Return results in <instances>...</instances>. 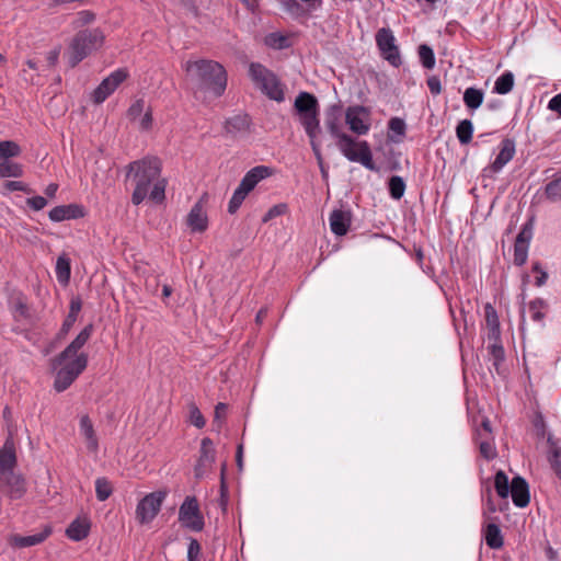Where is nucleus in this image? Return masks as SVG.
Masks as SVG:
<instances>
[{"instance_id":"nucleus-1","label":"nucleus","mask_w":561,"mask_h":561,"mask_svg":"<svg viewBox=\"0 0 561 561\" xmlns=\"http://www.w3.org/2000/svg\"><path fill=\"white\" fill-rule=\"evenodd\" d=\"M126 180L134 185L131 203L140 205L147 197L160 204L165 199L167 180L161 176L162 163L157 157L147 156L128 163Z\"/></svg>"},{"instance_id":"nucleus-2","label":"nucleus","mask_w":561,"mask_h":561,"mask_svg":"<svg viewBox=\"0 0 561 561\" xmlns=\"http://www.w3.org/2000/svg\"><path fill=\"white\" fill-rule=\"evenodd\" d=\"M93 333V324L85 325L76 339L57 356L50 359L55 373L54 389L67 390L88 366V354L81 352Z\"/></svg>"},{"instance_id":"nucleus-3","label":"nucleus","mask_w":561,"mask_h":561,"mask_svg":"<svg viewBox=\"0 0 561 561\" xmlns=\"http://www.w3.org/2000/svg\"><path fill=\"white\" fill-rule=\"evenodd\" d=\"M325 126L331 136L335 138L336 147L347 160L352 162H359L368 170L375 169L368 142L365 140L357 141L352 136L343 131L339 108H334L328 113Z\"/></svg>"},{"instance_id":"nucleus-4","label":"nucleus","mask_w":561,"mask_h":561,"mask_svg":"<svg viewBox=\"0 0 561 561\" xmlns=\"http://www.w3.org/2000/svg\"><path fill=\"white\" fill-rule=\"evenodd\" d=\"M183 68L195 83V95L208 91L215 98H219L225 93L228 78L221 64L209 59L188 60Z\"/></svg>"},{"instance_id":"nucleus-5","label":"nucleus","mask_w":561,"mask_h":561,"mask_svg":"<svg viewBox=\"0 0 561 561\" xmlns=\"http://www.w3.org/2000/svg\"><path fill=\"white\" fill-rule=\"evenodd\" d=\"M15 445L12 437H8L0 449V491L11 500H19L26 492L25 479L15 472Z\"/></svg>"},{"instance_id":"nucleus-6","label":"nucleus","mask_w":561,"mask_h":561,"mask_svg":"<svg viewBox=\"0 0 561 561\" xmlns=\"http://www.w3.org/2000/svg\"><path fill=\"white\" fill-rule=\"evenodd\" d=\"M104 43V35L99 28H85L72 38L68 51V64L75 68L80 61L99 49Z\"/></svg>"},{"instance_id":"nucleus-7","label":"nucleus","mask_w":561,"mask_h":561,"mask_svg":"<svg viewBox=\"0 0 561 561\" xmlns=\"http://www.w3.org/2000/svg\"><path fill=\"white\" fill-rule=\"evenodd\" d=\"M249 76L255 87L268 99L278 103L285 100V85L280 79L265 66L252 62L249 67Z\"/></svg>"},{"instance_id":"nucleus-8","label":"nucleus","mask_w":561,"mask_h":561,"mask_svg":"<svg viewBox=\"0 0 561 561\" xmlns=\"http://www.w3.org/2000/svg\"><path fill=\"white\" fill-rule=\"evenodd\" d=\"M273 173V169L267 165H256L249 170L229 201L228 213H237L249 193L252 192L262 180L270 178Z\"/></svg>"},{"instance_id":"nucleus-9","label":"nucleus","mask_w":561,"mask_h":561,"mask_svg":"<svg viewBox=\"0 0 561 561\" xmlns=\"http://www.w3.org/2000/svg\"><path fill=\"white\" fill-rule=\"evenodd\" d=\"M494 488L500 497L506 499L511 494L516 506L526 507V480L523 477L517 476L510 483L505 472L499 470L494 477Z\"/></svg>"},{"instance_id":"nucleus-10","label":"nucleus","mask_w":561,"mask_h":561,"mask_svg":"<svg viewBox=\"0 0 561 561\" xmlns=\"http://www.w3.org/2000/svg\"><path fill=\"white\" fill-rule=\"evenodd\" d=\"M167 496L165 492L157 491L147 494L136 507V518L140 524H149L160 512Z\"/></svg>"},{"instance_id":"nucleus-11","label":"nucleus","mask_w":561,"mask_h":561,"mask_svg":"<svg viewBox=\"0 0 561 561\" xmlns=\"http://www.w3.org/2000/svg\"><path fill=\"white\" fill-rule=\"evenodd\" d=\"M129 77L126 68H118L111 72L102 82L95 88L92 93V101L95 104L103 103L115 90Z\"/></svg>"},{"instance_id":"nucleus-12","label":"nucleus","mask_w":561,"mask_h":561,"mask_svg":"<svg viewBox=\"0 0 561 561\" xmlns=\"http://www.w3.org/2000/svg\"><path fill=\"white\" fill-rule=\"evenodd\" d=\"M179 520L194 531H201L204 528V517L196 497L187 496L184 500L179 510Z\"/></svg>"},{"instance_id":"nucleus-13","label":"nucleus","mask_w":561,"mask_h":561,"mask_svg":"<svg viewBox=\"0 0 561 561\" xmlns=\"http://www.w3.org/2000/svg\"><path fill=\"white\" fill-rule=\"evenodd\" d=\"M533 413L528 416V421L531 425V436L535 440L536 448H540L541 446L548 447V438H556L553 434L548 430L547 421L542 411L539 407V403L535 400L531 405Z\"/></svg>"},{"instance_id":"nucleus-14","label":"nucleus","mask_w":561,"mask_h":561,"mask_svg":"<svg viewBox=\"0 0 561 561\" xmlns=\"http://www.w3.org/2000/svg\"><path fill=\"white\" fill-rule=\"evenodd\" d=\"M376 44L386 60L392 66H399L401 62L400 54L391 30L385 27L380 28L376 34Z\"/></svg>"},{"instance_id":"nucleus-15","label":"nucleus","mask_w":561,"mask_h":561,"mask_svg":"<svg viewBox=\"0 0 561 561\" xmlns=\"http://www.w3.org/2000/svg\"><path fill=\"white\" fill-rule=\"evenodd\" d=\"M345 122L350 129L358 135H366L370 129L368 112L364 106H350L345 112Z\"/></svg>"},{"instance_id":"nucleus-16","label":"nucleus","mask_w":561,"mask_h":561,"mask_svg":"<svg viewBox=\"0 0 561 561\" xmlns=\"http://www.w3.org/2000/svg\"><path fill=\"white\" fill-rule=\"evenodd\" d=\"M216 459V450L213 440L208 437L202 439L199 457L195 466V476L203 477L213 466Z\"/></svg>"},{"instance_id":"nucleus-17","label":"nucleus","mask_w":561,"mask_h":561,"mask_svg":"<svg viewBox=\"0 0 561 561\" xmlns=\"http://www.w3.org/2000/svg\"><path fill=\"white\" fill-rule=\"evenodd\" d=\"M500 151L495 158V160L491 163L490 167L485 168L483 172L486 173H497L500 172L504 165H506L515 154V142L512 139H504L500 144Z\"/></svg>"},{"instance_id":"nucleus-18","label":"nucleus","mask_w":561,"mask_h":561,"mask_svg":"<svg viewBox=\"0 0 561 561\" xmlns=\"http://www.w3.org/2000/svg\"><path fill=\"white\" fill-rule=\"evenodd\" d=\"M331 231L336 236H345L352 224L350 210L334 209L329 217Z\"/></svg>"},{"instance_id":"nucleus-19","label":"nucleus","mask_w":561,"mask_h":561,"mask_svg":"<svg viewBox=\"0 0 561 561\" xmlns=\"http://www.w3.org/2000/svg\"><path fill=\"white\" fill-rule=\"evenodd\" d=\"M186 224L193 232H204L207 229L208 218L202 201H198L192 207L187 215Z\"/></svg>"},{"instance_id":"nucleus-20","label":"nucleus","mask_w":561,"mask_h":561,"mask_svg":"<svg viewBox=\"0 0 561 561\" xmlns=\"http://www.w3.org/2000/svg\"><path fill=\"white\" fill-rule=\"evenodd\" d=\"M79 430L80 434L84 438L88 451L91 454H96L99 450V439L96 437L92 421L88 415L81 416Z\"/></svg>"},{"instance_id":"nucleus-21","label":"nucleus","mask_w":561,"mask_h":561,"mask_svg":"<svg viewBox=\"0 0 561 561\" xmlns=\"http://www.w3.org/2000/svg\"><path fill=\"white\" fill-rule=\"evenodd\" d=\"M546 457L551 470L561 481V446L558 438H548Z\"/></svg>"},{"instance_id":"nucleus-22","label":"nucleus","mask_w":561,"mask_h":561,"mask_svg":"<svg viewBox=\"0 0 561 561\" xmlns=\"http://www.w3.org/2000/svg\"><path fill=\"white\" fill-rule=\"evenodd\" d=\"M484 330L488 340H500L501 330L499 316L491 304H486L484 306Z\"/></svg>"},{"instance_id":"nucleus-23","label":"nucleus","mask_w":561,"mask_h":561,"mask_svg":"<svg viewBox=\"0 0 561 561\" xmlns=\"http://www.w3.org/2000/svg\"><path fill=\"white\" fill-rule=\"evenodd\" d=\"M512 262L515 266H523L526 263V224L520 226L515 238Z\"/></svg>"},{"instance_id":"nucleus-24","label":"nucleus","mask_w":561,"mask_h":561,"mask_svg":"<svg viewBox=\"0 0 561 561\" xmlns=\"http://www.w3.org/2000/svg\"><path fill=\"white\" fill-rule=\"evenodd\" d=\"M295 108L299 115L319 110L317 98L308 92H300L295 100Z\"/></svg>"},{"instance_id":"nucleus-25","label":"nucleus","mask_w":561,"mask_h":561,"mask_svg":"<svg viewBox=\"0 0 561 561\" xmlns=\"http://www.w3.org/2000/svg\"><path fill=\"white\" fill-rule=\"evenodd\" d=\"M250 128V118L248 115H236L226 121L225 129L233 136L245 134Z\"/></svg>"},{"instance_id":"nucleus-26","label":"nucleus","mask_w":561,"mask_h":561,"mask_svg":"<svg viewBox=\"0 0 561 561\" xmlns=\"http://www.w3.org/2000/svg\"><path fill=\"white\" fill-rule=\"evenodd\" d=\"M79 216V208L76 205L56 206L49 211V219L55 222L77 218Z\"/></svg>"},{"instance_id":"nucleus-27","label":"nucleus","mask_w":561,"mask_h":561,"mask_svg":"<svg viewBox=\"0 0 561 561\" xmlns=\"http://www.w3.org/2000/svg\"><path fill=\"white\" fill-rule=\"evenodd\" d=\"M300 123L309 138H316L319 131V110L299 115Z\"/></svg>"},{"instance_id":"nucleus-28","label":"nucleus","mask_w":561,"mask_h":561,"mask_svg":"<svg viewBox=\"0 0 561 561\" xmlns=\"http://www.w3.org/2000/svg\"><path fill=\"white\" fill-rule=\"evenodd\" d=\"M484 539L491 549H500L503 546L501 529L495 523L490 522L485 525Z\"/></svg>"},{"instance_id":"nucleus-29","label":"nucleus","mask_w":561,"mask_h":561,"mask_svg":"<svg viewBox=\"0 0 561 561\" xmlns=\"http://www.w3.org/2000/svg\"><path fill=\"white\" fill-rule=\"evenodd\" d=\"M489 345L486 347L489 354V360L492 363L493 368L496 373H500V365L504 359V350L500 343V340H488Z\"/></svg>"},{"instance_id":"nucleus-30","label":"nucleus","mask_w":561,"mask_h":561,"mask_svg":"<svg viewBox=\"0 0 561 561\" xmlns=\"http://www.w3.org/2000/svg\"><path fill=\"white\" fill-rule=\"evenodd\" d=\"M90 526L85 520H73L66 530V535L73 541H80L89 535Z\"/></svg>"},{"instance_id":"nucleus-31","label":"nucleus","mask_w":561,"mask_h":561,"mask_svg":"<svg viewBox=\"0 0 561 561\" xmlns=\"http://www.w3.org/2000/svg\"><path fill=\"white\" fill-rule=\"evenodd\" d=\"M483 91L473 87L467 88L463 92V103L469 110H477L483 102Z\"/></svg>"},{"instance_id":"nucleus-32","label":"nucleus","mask_w":561,"mask_h":561,"mask_svg":"<svg viewBox=\"0 0 561 561\" xmlns=\"http://www.w3.org/2000/svg\"><path fill=\"white\" fill-rule=\"evenodd\" d=\"M477 442L479 444L480 454L483 458L491 460L496 456V448L493 437H482V432L479 431Z\"/></svg>"},{"instance_id":"nucleus-33","label":"nucleus","mask_w":561,"mask_h":561,"mask_svg":"<svg viewBox=\"0 0 561 561\" xmlns=\"http://www.w3.org/2000/svg\"><path fill=\"white\" fill-rule=\"evenodd\" d=\"M528 310L531 312V319L534 321L541 322L549 310V304L542 298H536L528 302Z\"/></svg>"},{"instance_id":"nucleus-34","label":"nucleus","mask_w":561,"mask_h":561,"mask_svg":"<svg viewBox=\"0 0 561 561\" xmlns=\"http://www.w3.org/2000/svg\"><path fill=\"white\" fill-rule=\"evenodd\" d=\"M49 535L50 529L46 528L44 531L35 535L15 537L14 543L18 547H32L43 542Z\"/></svg>"},{"instance_id":"nucleus-35","label":"nucleus","mask_w":561,"mask_h":561,"mask_svg":"<svg viewBox=\"0 0 561 561\" xmlns=\"http://www.w3.org/2000/svg\"><path fill=\"white\" fill-rule=\"evenodd\" d=\"M23 172V165L18 162L11 160L0 162V178H21Z\"/></svg>"},{"instance_id":"nucleus-36","label":"nucleus","mask_w":561,"mask_h":561,"mask_svg":"<svg viewBox=\"0 0 561 561\" xmlns=\"http://www.w3.org/2000/svg\"><path fill=\"white\" fill-rule=\"evenodd\" d=\"M473 125L469 119H462L456 127V136L461 145H467L472 140Z\"/></svg>"},{"instance_id":"nucleus-37","label":"nucleus","mask_w":561,"mask_h":561,"mask_svg":"<svg viewBox=\"0 0 561 561\" xmlns=\"http://www.w3.org/2000/svg\"><path fill=\"white\" fill-rule=\"evenodd\" d=\"M513 85L514 76L512 72L506 71L496 79L493 91L499 94H506L513 89Z\"/></svg>"},{"instance_id":"nucleus-38","label":"nucleus","mask_w":561,"mask_h":561,"mask_svg":"<svg viewBox=\"0 0 561 561\" xmlns=\"http://www.w3.org/2000/svg\"><path fill=\"white\" fill-rule=\"evenodd\" d=\"M56 276L60 283H68L70 278V261L65 255L59 256L56 262Z\"/></svg>"},{"instance_id":"nucleus-39","label":"nucleus","mask_w":561,"mask_h":561,"mask_svg":"<svg viewBox=\"0 0 561 561\" xmlns=\"http://www.w3.org/2000/svg\"><path fill=\"white\" fill-rule=\"evenodd\" d=\"M21 148L20 146L11 140L0 141V159L9 160L10 158H14L20 156Z\"/></svg>"},{"instance_id":"nucleus-40","label":"nucleus","mask_w":561,"mask_h":561,"mask_svg":"<svg viewBox=\"0 0 561 561\" xmlns=\"http://www.w3.org/2000/svg\"><path fill=\"white\" fill-rule=\"evenodd\" d=\"M389 193L393 199H400L405 192V183L399 175H393L389 179Z\"/></svg>"},{"instance_id":"nucleus-41","label":"nucleus","mask_w":561,"mask_h":561,"mask_svg":"<svg viewBox=\"0 0 561 561\" xmlns=\"http://www.w3.org/2000/svg\"><path fill=\"white\" fill-rule=\"evenodd\" d=\"M419 57H420L421 64L424 68H426L428 70L434 68L435 55H434L433 49L430 46H427L425 44L420 45Z\"/></svg>"},{"instance_id":"nucleus-42","label":"nucleus","mask_w":561,"mask_h":561,"mask_svg":"<svg viewBox=\"0 0 561 561\" xmlns=\"http://www.w3.org/2000/svg\"><path fill=\"white\" fill-rule=\"evenodd\" d=\"M112 484L105 478H98L95 480V493L99 501L107 500L112 494Z\"/></svg>"},{"instance_id":"nucleus-43","label":"nucleus","mask_w":561,"mask_h":561,"mask_svg":"<svg viewBox=\"0 0 561 561\" xmlns=\"http://www.w3.org/2000/svg\"><path fill=\"white\" fill-rule=\"evenodd\" d=\"M546 195L549 199L556 202L561 199V174L554 178L546 185Z\"/></svg>"},{"instance_id":"nucleus-44","label":"nucleus","mask_w":561,"mask_h":561,"mask_svg":"<svg viewBox=\"0 0 561 561\" xmlns=\"http://www.w3.org/2000/svg\"><path fill=\"white\" fill-rule=\"evenodd\" d=\"M265 44L272 48L282 49L288 45V38L279 33H271L265 37Z\"/></svg>"},{"instance_id":"nucleus-45","label":"nucleus","mask_w":561,"mask_h":561,"mask_svg":"<svg viewBox=\"0 0 561 561\" xmlns=\"http://www.w3.org/2000/svg\"><path fill=\"white\" fill-rule=\"evenodd\" d=\"M190 409V422L196 426L197 428H202L205 426L206 421L194 402H191L188 405Z\"/></svg>"},{"instance_id":"nucleus-46","label":"nucleus","mask_w":561,"mask_h":561,"mask_svg":"<svg viewBox=\"0 0 561 561\" xmlns=\"http://www.w3.org/2000/svg\"><path fill=\"white\" fill-rule=\"evenodd\" d=\"M531 272L535 274L534 284L537 287H541L547 283L548 273L542 268L539 262H535L531 266Z\"/></svg>"},{"instance_id":"nucleus-47","label":"nucleus","mask_w":561,"mask_h":561,"mask_svg":"<svg viewBox=\"0 0 561 561\" xmlns=\"http://www.w3.org/2000/svg\"><path fill=\"white\" fill-rule=\"evenodd\" d=\"M287 211V205L286 204H277V205H274L273 207H271L267 213L263 216L262 218V221L264 224L268 222L270 220L278 217V216H282L284 214H286Z\"/></svg>"},{"instance_id":"nucleus-48","label":"nucleus","mask_w":561,"mask_h":561,"mask_svg":"<svg viewBox=\"0 0 561 561\" xmlns=\"http://www.w3.org/2000/svg\"><path fill=\"white\" fill-rule=\"evenodd\" d=\"M388 126L392 133L400 136L404 135L407 128L404 121L399 117H392L389 121Z\"/></svg>"},{"instance_id":"nucleus-49","label":"nucleus","mask_w":561,"mask_h":561,"mask_svg":"<svg viewBox=\"0 0 561 561\" xmlns=\"http://www.w3.org/2000/svg\"><path fill=\"white\" fill-rule=\"evenodd\" d=\"M145 101L142 99L136 100L128 108V117L130 119L138 118L144 112Z\"/></svg>"},{"instance_id":"nucleus-50","label":"nucleus","mask_w":561,"mask_h":561,"mask_svg":"<svg viewBox=\"0 0 561 561\" xmlns=\"http://www.w3.org/2000/svg\"><path fill=\"white\" fill-rule=\"evenodd\" d=\"M26 204L33 210L38 211L46 207L47 201L43 196H33L26 199Z\"/></svg>"},{"instance_id":"nucleus-51","label":"nucleus","mask_w":561,"mask_h":561,"mask_svg":"<svg viewBox=\"0 0 561 561\" xmlns=\"http://www.w3.org/2000/svg\"><path fill=\"white\" fill-rule=\"evenodd\" d=\"M201 553V545L196 539H192L188 543L187 548V558L188 561H197V558Z\"/></svg>"},{"instance_id":"nucleus-52","label":"nucleus","mask_w":561,"mask_h":561,"mask_svg":"<svg viewBox=\"0 0 561 561\" xmlns=\"http://www.w3.org/2000/svg\"><path fill=\"white\" fill-rule=\"evenodd\" d=\"M4 187L10 192L20 191L30 193V188L27 187V185L21 181H8L4 183Z\"/></svg>"},{"instance_id":"nucleus-53","label":"nucleus","mask_w":561,"mask_h":561,"mask_svg":"<svg viewBox=\"0 0 561 561\" xmlns=\"http://www.w3.org/2000/svg\"><path fill=\"white\" fill-rule=\"evenodd\" d=\"M76 321V317H72V314H68L60 328L59 336H65L71 330Z\"/></svg>"},{"instance_id":"nucleus-54","label":"nucleus","mask_w":561,"mask_h":561,"mask_svg":"<svg viewBox=\"0 0 561 561\" xmlns=\"http://www.w3.org/2000/svg\"><path fill=\"white\" fill-rule=\"evenodd\" d=\"M548 108L552 112L558 113V115L561 117V93L554 95L549 100Z\"/></svg>"},{"instance_id":"nucleus-55","label":"nucleus","mask_w":561,"mask_h":561,"mask_svg":"<svg viewBox=\"0 0 561 561\" xmlns=\"http://www.w3.org/2000/svg\"><path fill=\"white\" fill-rule=\"evenodd\" d=\"M427 87L432 94L437 95L442 92V84L437 77H431L427 80Z\"/></svg>"},{"instance_id":"nucleus-56","label":"nucleus","mask_w":561,"mask_h":561,"mask_svg":"<svg viewBox=\"0 0 561 561\" xmlns=\"http://www.w3.org/2000/svg\"><path fill=\"white\" fill-rule=\"evenodd\" d=\"M152 113L150 110L146 111L144 116L140 119V128L144 130H149L152 126Z\"/></svg>"},{"instance_id":"nucleus-57","label":"nucleus","mask_w":561,"mask_h":561,"mask_svg":"<svg viewBox=\"0 0 561 561\" xmlns=\"http://www.w3.org/2000/svg\"><path fill=\"white\" fill-rule=\"evenodd\" d=\"M520 280H522V293L518 295V299H519V312H520V316L522 318L524 317V312H525V307H524V286L526 285V273H522L520 274Z\"/></svg>"},{"instance_id":"nucleus-58","label":"nucleus","mask_w":561,"mask_h":561,"mask_svg":"<svg viewBox=\"0 0 561 561\" xmlns=\"http://www.w3.org/2000/svg\"><path fill=\"white\" fill-rule=\"evenodd\" d=\"M481 431L482 437H493L492 436V428L491 423L488 419H483L481 422V426L477 430V433Z\"/></svg>"},{"instance_id":"nucleus-59","label":"nucleus","mask_w":561,"mask_h":561,"mask_svg":"<svg viewBox=\"0 0 561 561\" xmlns=\"http://www.w3.org/2000/svg\"><path fill=\"white\" fill-rule=\"evenodd\" d=\"M226 411H227V404L219 402L215 407V421H219V420L225 419Z\"/></svg>"},{"instance_id":"nucleus-60","label":"nucleus","mask_w":561,"mask_h":561,"mask_svg":"<svg viewBox=\"0 0 561 561\" xmlns=\"http://www.w3.org/2000/svg\"><path fill=\"white\" fill-rule=\"evenodd\" d=\"M81 309V301L79 299H72L70 302V310L68 314H72V317H78V313Z\"/></svg>"},{"instance_id":"nucleus-61","label":"nucleus","mask_w":561,"mask_h":561,"mask_svg":"<svg viewBox=\"0 0 561 561\" xmlns=\"http://www.w3.org/2000/svg\"><path fill=\"white\" fill-rule=\"evenodd\" d=\"M58 58H59V50L58 49H54V50H50L48 54H47V62L49 66H55L58 61Z\"/></svg>"},{"instance_id":"nucleus-62","label":"nucleus","mask_w":561,"mask_h":561,"mask_svg":"<svg viewBox=\"0 0 561 561\" xmlns=\"http://www.w3.org/2000/svg\"><path fill=\"white\" fill-rule=\"evenodd\" d=\"M58 191V185L56 183H50L46 188H45V194L50 197V198H54L56 193Z\"/></svg>"},{"instance_id":"nucleus-63","label":"nucleus","mask_w":561,"mask_h":561,"mask_svg":"<svg viewBox=\"0 0 561 561\" xmlns=\"http://www.w3.org/2000/svg\"><path fill=\"white\" fill-rule=\"evenodd\" d=\"M310 145L312 147L314 156L317 157V159L319 161H321L322 157H321L319 145L316 142V138H310Z\"/></svg>"},{"instance_id":"nucleus-64","label":"nucleus","mask_w":561,"mask_h":561,"mask_svg":"<svg viewBox=\"0 0 561 561\" xmlns=\"http://www.w3.org/2000/svg\"><path fill=\"white\" fill-rule=\"evenodd\" d=\"M80 16H81L83 23H90L94 20V14L90 11H82L80 13Z\"/></svg>"}]
</instances>
